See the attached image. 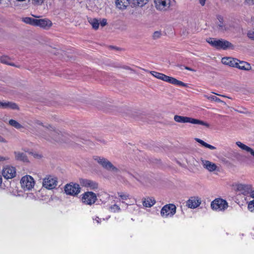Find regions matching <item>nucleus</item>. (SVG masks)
Returning a JSON list of instances; mask_svg holds the SVG:
<instances>
[{"instance_id": "f257e3e1", "label": "nucleus", "mask_w": 254, "mask_h": 254, "mask_svg": "<svg viewBox=\"0 0 254 254\" xmlns=\"http://www.w3.org/2000/svg\"><path fill=\"white\" fill-rule=\"evenodd\" d=\"M38 124L42 126L45 128V130L39 133V136L41 137L48 141H51L52 139L57 142H65L67 141L66 136L63 134L61 131L56 130L50 125L44 126L41 123H38Z\"/></svg>"}, {"instance_id": "f03ea898", "label": "nucleus", "mask_w": 254, "mask_h": 254, "mask_svg": "<svg viewBox=\"0 0 254 254\" xmlns=\"http://www.w3.org/2000/svg\"><path fill=\"white\" fill-rule=\"evenodd\" d=\"M207 42L217 49L226 50L227 48H232L233 47V45L230 42L222 39L217 40L215 38H209L207 40Z\"/></svg>"}, {"instance_id": "7ed1b4c3", "label": "nucleus", "mask_w": 254, "mask_h": 254, "mask_svg": "<svg viewBox=\"0 0 254 254\" xmlns=\"http://www.w3.org/2000/svg\"><path fill=\"white\" fill-rule=\"evenodd\" d=\"M174 120L178 122V123H189L192 124H198L202 126H204L206 127H209V124L204 122L201 120L188 117H184V116H181L179 115H175L174 118Z\"/></svg>"}, {"instance_id": "20e7f679", "label": "nucleus", "mask_w": 254, "mask_h": 254, "mask_svg": "<svg viewBox=\"0 0 254 254\" xmlns=\"http://www.w3.org/2000/svg\"><path fill=\"white\" fill-rule=\"evenodd\" d=\"M94 160L100 164L105 169L114 173H118L119 170L114 166L113 164L106 158L96 156Z\"/></svg>"}, {"instance_id": "39448f33", "label": "nucleus", "mask_w": 254, "mask_h": 254, "mask_svg": "<svg viewBox=\"0 0 254 254\" xmlns=\"http://www.w3.org/2000/svg\"><path fill=\"white\" fill-rule=\"evenodd\" d=\"M97 200V195L92 191L84 192L81 197L82 203L86 205H91L95 203Z\"/></svg>"}, {"instance_id": "423d86ee", "label": "nucleus", "mask_w": 254, "mask_h": 254, "mask_svg": "<svg viewBox=\"0 0 254 254\" xmlns=\"http://www.w3.org/2000/svg\"><path fill=\"white\" fill-rule=\"evenodd\" d=\"M228 207L227 201L222 198H216L211 203V207L216 211H224Z\"/></svg>"}, {"instance_id": "0eeeda50", "label": "nucleus", "mask_w": 254, "mask_h": 254, "mask_svg": "<svg viewBox=\"0 0 254 254\" xmlns=\"http://www.w3.org/2000/svg\"><path fill=\"white\" fill-rule=\"evenodd\" d=\"M176 212V207L174 204H168L164 205L161 210L162 217H172Z\"/></svg>"}, {"instance_id": "6e6552de", "label": "nucleus", "mask_w": 254, "mask_h": 254, "mask_svg": "<svg viewBox=\"0 0 254 254\" xmlns=\"http://www.w3.org/2000/svg\"><path fill=\"white\" fill-rule=\"evenodd\" d=\"M21 187L25 190H31L35 185L34 179L29 175L23 177L20 181Z\"/></svg>"}, {"instance_id": "1a4fd4ad", "label": "nucleus", "mask_w": 254, "mask_h": 254, "mask_svg": "<svg viewBox=\"0 0 254 254\" xmlns=\"http://www.w3.org/2000/svg\"><path fill=\"white\" fill-rule=\"evenodd\" d=\"M80 189L79 185L74 183L67 184L64 187L65 193L73 196L78 194L80 192Z\"/></svg>"}, {"instance_id": "9d476101", "label": "nucleus", "mask_w": 254, "mask_h": 254, "mask_svg": "<svg viewBox=\"0 0 254 254\" xmlns=\"http://www.w3.org/2000/svg\"><path fill=\"white\" fill-rule=\"evenodd\" d=\"M57 179L52 176H47L43 181V186L45 188L52 190L57 186Z\"/></svg>"}, {"instance_id": "9b49d317", "label": "nucleus", "mask_w": 254, "mask_h": 254, "mask_svg": "<svg viewBox=\"0 0 254 254\" xmlns=\"http://www.w3.org/2000/svg\"><path fill=\"white\" fill-rule=\"evenodd\" d=\"M171 0H154L155 6L159 10H166L170 6Z\"/></svg>"}, {"instance_id": "f8f14e48", "label": "nucleus", "mask_w": 254, "mask_h": 254, "mask_svg": "<svg viewBox=\"0 0 254 254\" xmlns=\"http://www.w3.org/2000/svg\"><path fill=\"white\" fill-rule=\"evenodd\" d=\"M2 174L5 179H12L16 176L15 168L12 166H7L3 169Z\"/></svg>"}, {"instance_id": "ddd939ff", "label": "nucleus", "mask_w": 254, "mask_h": 254, "mask_svg": "<svg viewBox=\"0 0 254 254\" xmlns=\"http://www.w3.org/2000/svg\"><path fill=\"white\" fill-rule=\"evenodd\" d=\"M236 189L244 195H247L249 193L251 194L252 191V187L250 185L239 184L236 185Z\"/></svg>"}, {"instance_id": "4468645a", "label": "nucleus", "mask_w": 254, "mask_h": 254, "mask_svg": "<svg viewBox=\"0 0 254 254\" xmlns=\"http://www.w3.org/2000/svg\"><path fill=\"white\" fill-rule=\"evenodd\" d=\"M80 184L85 187L89 188L90 189L95 190L98 188V184L90 180L80 179Z\"/></svg>"}, {"instance_id": "2eb2a0df", "label": "nucleus", "mask_w": 254, "mask_h": 254, "mask_svg": "<svg viewBox=\"0 0 254 254\" xmlns=\"http://www.w3.org/2000/svg\"><path fill=\"white\" fill-rule=\"evenodd\" d=\"M201 204V200L198 197L193 196L187 201V205L190 208L197 207Z\"/></svg>"}, {"instance_id": "dca6fc26", "label": "nucleus", "mask_w": 254, "mask_h": 254, "mask_svg": "<svg viewBox=\"0 0 254 254\" xmlns=\"http://www.w3.org/2000/svg\"><path fill=\"white\" fill-rule=\"evenodd\" d=\"M52 25L51 21L48 19H36V26H38L41 28L48 29Z\"/></svg>"}, {"instance_id": "f3484780", "label": "nucleus", "mask_w": 254, "mask_h": 254, "mask_svg": "<svg viewBox=\"0 0 254 254\" xmlns=\"http://www.w3.org/2000/svg\"><path fill=\"white\" fill-rule=\"evenodd\" d=\"M203 167L209 172H213L218 169V167L215 164L206 160H201Z\"/></svg>"}, {"instance_id": "a211bd4d", "label": "nucleus", "mask_w": 254, "mask_h": 254, "mask_svg": "<svg viewBox=\"0 0 254 254\" xmlns=\"http://www.w3.org/2000/svg\"><path fill=\"white\" fill-rule=\"evenodd\" d=\"M221 62L224 64L236 67V66H237V62H239V60L231 57H225L222 59Z\"/></svg>"}, {"instance_id": "6ab92c4d", "label": "nucleus", "mask_w": 254, "mask_h": 254, "mask_svg": "<svg viewBox=\"0 0 254 254\" xmlns=\"http://www.w3.org/2000/svg\"><path fill=\"white\" fill-rule=\"evenodd\" d=\"M0 107L3 109H18V106L11 102H1L0 101Z\"/></svg>"}, {"instance_id": "aec40b11", "label": "nucleus", "mask_w": 254, "mask_h": 254, "mask_svg": "<svg viewBox=\"0 0 254 254\" xmlns=\"http://www.w3.org/2000/svg\"><path fill=\"white\" fill-rule=\"evenodd\" d=\"M15 159L16 160L20 161L22 162H27L28 158L26 155L23 153L21 152L20 151H14V152Z\"/></svg>"}, {"instance_id": "412c9836", "label": "nucleus", "mask_w": 254, "mask_h": 254, "mask_svg": "<svg viewBox=\"0 0 254 254\" xmlns=\"http://www.w3.org/2000/svg\"><path fill=\"white\" fill-rule=\"evenodd\" d=\"M236 144L242 150L250 153V154L254 157V150L252 148L242 143L240 141L236 142Z\"/></svg>"}, {"instance_id": "4be33fe9", "label": "nucleus", "mask_w": 254, "mask_h": 254, "mask_svg": "<svg viewBox=\"0 0 254 254\" xmlns=\"http://www.w3.org/2000/svg\"><path fill=\"white\" fill-rule=\"evenodd\" d=\"M236 144L242 150L250 153V154L254 157V150L252 148L242 143L240 141L236 142Z\"/></svg>"}, {"instance_id": "5701e85b", "label": "nucleus", "mask_w": 254, "mask_h": 254, "mask_svg": "<svg viewBox=\"0 0 254 254\" xmlns=\"http://www.w3.org/2000/svg\"><path fill=\"white\" fill-rule=\"evenodd\" d=\"M236 67L243 70H249L251 69V65L250 64L246 62H237V66H236Z\"/></svg>"}, {"instance_id": "b1692460", "label": "nucleus", "mask_w": 254, "mask_h": 254, "mask_svg": "<svg viewBox=\"0 0 254 254\" xmlns=\"http://www.w3.org/2000/svg\"><path fill=\"white\" fill-rule=\"evenodd\" d=\"M116 5L120 9H125L129 3V0H116Z\"/></svg>"}, {"instance_id": "393cba45", "label": "nucleus", "mask_w": 254, "mask_h": 254, "mask_svg": "<svg viewBox=\"0 0 254 254\" xmlns=\"http://www.w3.org/2000/svg\"><path fill=\"white\" fill-rule=\"evenodd\" d=\"M142 203L144 207H151L155 204V201L152 198L147 197L143 199Z\"/></svg>"}, {"instance_id": "a878e982", "label": "nucleus", "mask_w": 254, "mask_h": 254, "mask_svg": "<svg viewBox=\"0 0 254 254\" xmlns=\"http://www.w3.org/2000/svg\"><path fill=\"white\" fill-rule=\"evenodd\" d=\"M0 62L1 63L6 64L7 65H9L13 66H17L15 65L11 61V60L7 56H3L1 57L0 58Z\"/></svg>"}, {"instance_id": "bb28decb", "label": "nucleus", "mask_w": 254, "mask_h": 254, "mask_svg": "<svg viewBox=\"0 0 254 254\" xmlns=\"http://www.w3.org/2000/svg\"><path fill=\"white\" fill-rule=\"evenodd\" d=\"M170 83H171L174 85H177L179 86H182L184 87H186L187 84L181 81L178 80L177 79L170 76L169 79L168 80V82Z\"/></svg>"}, {"instance_id": "cd10ccee", "label": "nucleus", "mask_w": 254, "mask_h": 254, "mask_svg": "<svg viewBox=\"0 0 254 254\" xmlns=\"http://www.w3.org/2000/svg\"><path fill=\"white\" fill-rule=\"evenodd\" d=\"M149 0H132V4L134 6L142 7L148 3Z\"/></svg>"}, {"instance_id": "c85d7f7f", "label": "nucleus", "mask_w": 254, "mask_h": 254, "mask_svg": "<svg viewBox=\"0 0 254 254\" xmlns=\"http://www.w3.org/2000/svg\"><path fill=\"white\" fill-rule=\"evenodd\" d=\"M37 19L31 17H26L22 18V21L26 24H29L33 26H36V21Z\"/></svg>"}, {"instance_id": "c756f323", "label": "nucleus", "mask_w": 254, "mask_h": 254, "mask_svg": "<svg viewBox=\"0 0 254 254\" xmlns=\"http://www.w3.org/2000/svg\"><path fill=\"white\" fill-rule=\"evenodd\" d=\"M195 139L197 142L199 143L202 145H203V146H204L206 148H208L211 150L216 149V147L215 146L207 143L206 142H204V141H203L202 140H201L200 139L195 138Z\"/></svg>"}, {"instance_id": "7c9ffc66", "label": "nucleus", "mask_w": 254, "mask_h": 254, "mask_svg": "<svg viewBox=\"0 0 254 254\" xmlns=\"http://www.w3.org/2000/svg\"><path fill=\"white\" fill-rule=\"evenodd\" d=\"M9 124L12 127L16 128V129H20L22 128V126L18 123L16 121L14 120H10L9 121Z\"/></svg>"}, {"instance_id": "2f4dec72", "label": "nucleus", "mask_w": 254, "mask_h": 254, "mask_svg": "<svg viewBox=\"0 0 254 254\" xmlns=\"http://www.w3.org/2000/svg\"><path fill=\"white\" fill-rule=\"evenodd\" d=\"M251 196L253 198V200L250 201L248 204V209L251 212L254 211V190L252 192Z\"/></svg>"}, {"instance_id": "473e14b6", "label": "nucleus", "mask_w": 254, "mask_h": 254, "mask_svg": "<svg viewBox=\"0 0 254 254\" xmlns=\"http://www.w3.org/2000/svg\"><path fill=\"white\" fill-rule=\"evenodd\" d=\"M89 21L94 29H97L98 28L99 23L97 19H91Z\"/></svg>"}, {"instance_id": "72a5a7b5", "label": "nucleus", "mask_w": 254, "mask_h": 254, "mask_svg": "<svg viewBox=\"0 0 254 254\" xmlns=\"http://www.w3.org/2000/svg\"><path fill=\"white\" fill-rule=\"evenodd\" d=\"M220 23L218 24V28L221 31H227L229 29L228 27L223 24V22L220 21Z\"/></svg>"}, {"instance_id": "f704fd0d", "label": "nucleus", "mask_w": 254, "mask_h": 254, "mask_svg": "<svg viewBox=\"0 0 254 254\" xmlns=\"http://www.w3.org/2000/svg\"><path fill=\"white\" fill-rule=\"evenodd\" d=\"M110 210L113 212H120L121 211L120 207L117 204H114L110 206Z\"/></svg>"}, {"instance_id": "c9c22d12", "label": "nucleus", "mask_w": 254, "mask_h": 254, "mask_svg": "<svg viewBox=\"0 0 254 254\" xmlns=\"http://www.w3.org/2000/svg\"><path fill=\"white\" fill-rule=\"evenodd\" d=\"M205 97H206L207 99H210L212 101H215L217 102H222L219 98L215 96L211 95L210 96H208L207 95H204Z\"/></svg>"}, {"instance_id": "e433bc0d", "label": "nucleus", "mask_w": 254, "mask_h": 254, "mask_svg": "<svg viewBox=\"0 0 254 254\" xmlns=\"http://www.w3.org/2000/svg\"><path fill=\"white\" fill-rule=\"evenodd\" d=\"M150 73L154 77H156L158 79H161V77L163 75V73L158 72L154 71H150Z\"/></svg>"}, {"instance_id": "4c0bfd02", "label": "nucleus", "mask_w": 254, "mask_h": 254, "mask_svg": "<svg viewBox=\"0 0 254 254\" xmlns=\"http://www.w3.org/2000/svg\"><path fill=\"white\" fill-rule=\"evenodd\" d=\"M118 194L119 196L123 200H126L128 198H129V195L128 194L118 192Z\"/></svg>"}, {"instance_id": "58836bf2", "label": "nucleus", "mask_w": 254, "mask_h": 254, "mask_svg": "<svg viewBox=\"0 0 254 254\" xmlns=\"http://www.w3.org/2000/svg\"><path fill=\"white\" fill-rule=\"evenodd\" d=\"M161 33L160 31H155L154 32L152 37L154 40H156L161 37Z\"/></svg>"}, {"instance_id": "ea45409f", "label": "nucleus", "mask_w": 254, "mask_h": 254, "mask_svg": "<svg viewBox=\"0 0 254 254\" xmlns=\"http://www.w3.org/2000/svg\"><path fill=\"white\" fill-rule=\"evenodd\" d=\"M247 35L250 39L254 40V30L249 31Z\"/></svg>"}, {"instance_id": "a19ab883", "label": "nucleus", "mask_w": 254, "mask_h": 254, "mask_svg": "<svg viewBox=\"0 0 254 254\" xmlns=\"http://www.w3.org/2000/svg\"><path fill=\"white\" fill-rule=\"evenodd\" d=\"M169 77H170V76L163 74V75H162V76L161 77V79L163 80V81H164L168 82V80L169 79Z\"/></svg>"}, {"instance_id": "79ce46f5", "label": "nucleus", "mask_w": 254, "mask_h": 254, "mask_svg": "<svg viewBox=\"0 0 254 254\" xmlns=\"http://www.w3.org/2000/svg\"><path fill=\"white\" fill-rule=\"evenodd\" d=\"M33 2L35 4H40L44 2V0H33Z\"/></svg>"}, {"instance_id": "37998d69", "label": "nucleus", "mask_w": 254, "mask_h": 254, "mask_svg": "<svg viewBox=\"0 0 254 254\" xmlns=\"http://www.w3.org/2000/svg\"><path fill=\"white\" fill-rule=\"evenodd\" d=\"M102 26H104L107 24V20L103 19L100 22Z\"/></svg>"}, {"instance_id": "c03bdc74", "label": "nucleus", "mask_w": 254, "mask_h": 254, "mask_svg": "<svg viewBox=\"0 0 254 254\" xmlns=\"http://www.w3.org/2000/svg\"><path fill=\"white\" fill-rule=\"evenodd\" d=\"M9 158L7 157H3V156H0V161H4V160H7Z\"/></svg>"}, {"instance_id": "a18cd8bd", "label": "nucleus", "mask_w": 254, "mask_h": 254, "mask_svg": "<svg viewBox=\"0 0 254 254\" xmlns=\"http://www.w3.org/2000/svg\"><path fill=\"white\" fill-rule=\"evenodd\" d=\"M0 142L6 143L7 141L5 138H4L2 136L0 135Z\"/></svg>"}, {"instance_id": "49530a36", "label": "nucleus", "mask_w": 254, "mask_h": 254, "mask_svg": "<svg viewBox=\"0 0 254 254\" xmlns=\"http://www.w3.org/2000/svg\"><path fill=\"white\" fill-rule=\"evenodd\" d=\"M206 0H199V2L202 6L204 5Z\"/></svg>"}, {"instance_id": "de8ad7c7", "label": "nucleus", "mask_w": 254, "mask_h": 254, "mask_svg": "<svg viewBox=\"0 0 254 254\" xmlns=\"http://www.w3.org/2000/svg\"><path fill=\"white\" fill-rule=\"evenodd\" d=\"M184 67H185V69H188L189 70L192 71H195V70H194L193 69L191 68H190L189 67H188V66H184Z\"/></svg>"}, {"instance_id": "09e8293b", "label": "nucleus", "mask_w": 254, "mask_h": 254, "mask_svg": "<svg viewBox=\"0 0 254 254\" xmlns=\"http://www.w3.org/2000/svg\"><path fill=\"white\" fill-rule=\"evenodd\" d=\"M33 156L35 158H39V157H41V155H39L37 153H34L33 154Z\"/></svg>"}, {"instance_id": "8fccbe9b", "label": "nucleus", "mask_w": 254, "mask_h": 254, "mask_svg": "<svg viewBox=\"0 0 254 254\" xmlns=\"http://www.w3.org/2000/svg\"><path fill=\"white\" fill-rule=\"evenodd\" d=\"M95 220L97 221L98 223H99L101 220V219L98 217H96Z\"/></svg>"}, {"instance_id": "3c124183", "label": "nucleus", "mask_w": 254, "mask_h": 254, "mask_svg": "<svg viewBox=\"0 0 254 254\" xmlns=\"http://www.w3.org/2000/svg\"><path fill=\"white\" fill-rule=\"evenodd\" d=\"M123 68L126 69L132 70L130 67H129V66H124Z\"/></svg>"}, {"instance_id": "603ef678", "label": "nucleus", "mask_w": 254, "mask_h": 254, "mask_svg": "<svg viewBox=\"0 0 254 254\" xmlns=\"http://www.w3.org/2000/svg\"><path fill=\"white\" fill-rule=\"evenodd\" d=\"M104 195L106 196V199H107L109 198V195L107 193H104Z\"/></svg>"}, {"instance_id": "864d4df0", "label": "nucleus", "mask_w": 254, "mask_h": 254, "mask_svg": "<svg viewBox=\"0 0 254 254\" xmlns=\"http://www.w3.org/2000/svg\"><path fill=\"white\" fill-rule=\"evenodd\" d=\"M2 183V178L1 177V176L0 175V186L1 185Z\"/></svg>"}, {"instance_id": "5fc2aeb1", "label": "nucleus", "mask_w": 254, "mask_h": 254, "mask_svg": "<svg viewBox=\"0 0 254 254\" xmlns=\"http://www.w3.org/2000/svg\"><path fill=\"white\" fill-rule=\"evenodd\" d=\"M215 94L218 95V96H223V97H225V96H223V95H221L220 94H216V93H215Z\"/></svg>"}, {"instance_id": "6e6d98bb", "label": "nucleus", "mask_w": 254, "mask_h": 254, "mask_svg": "<svg viewBox=\"0 0 254 254\" xmlns=\"http://www.w3.org/2000/svg\"><path fill=\"white\" fill-rule=\"evenodd\" d=\"M2 0H0V5L2 3Z\"/></svg>"}, {"instance_id": "4d7b16f0", "label": "nucleus", "mask_w": 254, "mask_h": 254, "mask_svg": "<svg viewBox=\"0 0 254 254\" xmlns=\"http://www.w3.org/2000/svg\"><path fill=\"white\" fill-rule=\"evenodd\" d=\"M101 195V194H98V196L99 197H100Z\"/></svg>"}]
</instances>
